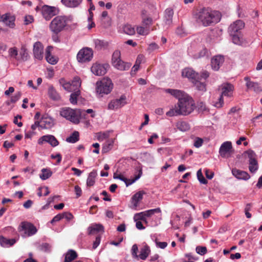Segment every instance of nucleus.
I'll list each match as a JSON object with an SVG mask.
<instances>
[{
  "instance_id": "obj_1",
  "label": "nucleus",
  "mask_w": 262,
  "mask_h": 262,
  "mask_svg": "<svg viewBox=\"0 0 262 262\" xmlns=\"http://www.w3.org/2000/svg\"><path fill=\"white\" fill-rule=\"evenodd\" d=\"M195 104L191 97L188 96L181 99L174 105V108H171L166 115L169 117H173L178 115L186 116L191 114L194 110Z\"/></svg>"
},
{
  "instance_id": "obj_2",
  "label": "nucleus",
  "mask_w": 262,
  "mask_h": 262,
  "mask_svg": "<svg viewBox=\"0 0 262 262\" xmlns=\"http://www.w3.org/2000/svg\"><path fill=\"white\" fill-rule=\"evenodd\" d=\"M220 20L219 13L212 11L209 8L202 9L196 15V20L204 26L207 27L213 23H216Z\"/></svg>"
},
{
  "instance_id": "obj_3",
  "label": "nucleus",
  "mask_w": 262,
  "mask_h": 262,
  "mask_svg": "<svg viewBox=\"0 0 262 262\" xmlns=\"http://www.w3.org/2000/svg\"><path fill=\"white\" fill-rule=\"evenodd\" d=\"M84 112L85 111L80 109H72L70 107H65L61 109L60 115L71 122L75 124H78Z\"/></svg>"
},
{
  "instance_id": "obj_4",
  "label": "nucleus",
  "mask_w": 262,
  "mask_h": 262,
  "mask_svg": "<svg viewBox=\"0 0 262 262\" xmlns=\"http://www.w3.org/2000/svg\"><path fill=\"white\" fill-rule=\"evenodd\" d=\"M113 88V83L109 78H104L96 82V91L100 97L110 94Z\"/></svg>"
},
{
  "instance_id": "obj_5",
  "label": "nucleus",
  "mask_w": 262,
  "mask_h": 262,
  "mask_svg": "<svg viewBox=\"0 0 262 262\" xmlns=\"http://www.w3.org/2000/svg\"><path fill=\"white\" fill-rule=\"evenodd\" d=\"M68 23V18L64 16H57L51 22L49 28L52 32L57 34L62 31Z\"/></svg>"
},
{
  "instance_id": "obj_6",
  "label": "nucleus",
  "mask_w": 262,
  "mask_h": 262,
  "mask_svg": "<svg viewBox=\"0 0 262 262\" xmlns=\"http://www.w3.org/2000/svg\"><path fill=\"white\" fill-rule=\"evenodd\" d=\"M112 62L116 69L120 71L128 70L131 66L130 63L124 62L121 60V53L118 50H116L113 53Z\"/></svg>"
},
{
  "instance_id": "obj_7",
  "label": "nucleus",
  "mask_w": 262,
  "mask_h": 262,
  "mask_svg": "<svg viewBox=\"0 0 262 262\" xmlns=\"http://www.w3.org/2000/svg\"><path fill=\"white\" fill-rule=\"evenodd\" d=\"M93 57V51L89 48H83L81 49L77 55V60L81 63L89 62Z\"/></svg>"
},
{
  "instance_id": "obj_8",
  "label": "nucleus",
  "mask_w": 262,
  "mask_h": 262,
  "mask_svg": "<svg viewBox=\"0 0 262 262\" xmlns=\"http://www.w3.org/2000/svg\"><path fill=\"white\" fill-rule=\"evenodd\" d=\"M246 154L249 158V171L252 173H254L258 168V162L256 159V154L254 151L252 150H248L246 152Z\"/></svg>"
},
{
  "instance_id": "obj_9",
  "label": "nucleus",
  "mask_w": 262,
  "mask_h": 262,
  "mask_svg": "<svg viewBox=\"0 0 262 262\" xmlns=\"http://www.w3.org/2000/svg\"><path fill=\"white\" fill-rule=\"evenodd\" d=\"M20 231L24 232L25 236H30L37 232L36 228L32 224L28 222H22L20 225Z\"/></svg>"
},
{
  "instance_id": "obj_10",
  "label": "nucleus",
  "mask_w": 262,
  "mask_h": 262,
  "mask_svg": "<svg viewBox=\"0 0 262 262\" xmlns=\"http://www.w3.org/2000/svg\"><path fill=\"white\" fill-rule=\"evenodd\" d=\"M232 152V146L231 142H225L220 146L219 154L222 158H228L231 156Z\"/></svg>"
},
{
  "instance_id": "obj_11",
  "label": "nucleus",
  "mask_w": 262,
  "mask_h": 262,
  "mask_svg": "<svg viewBox=\"0 0 262 262\" xmlns=\"http://www.w3.org/2000/svg\"><path fill=\"white\" fill-rule=\"evenodd\" d=\"M109 68V65L107 63L100 64L95 63L91 67L92 72L96 76H102L104 75Z\"/></svg>"
},
{
  "instance_id": "obj_12",
  "label": "nucleus",
  "mask_w": 262,
  "mask_h": 262,
  "mask_svg": "<svg viewBox=\"0 0 262 262\" xmlns=\"http://www.w3.org/2000/svg\"><path fill=\"white\" fill-rule=\"evenodd\" d=\"M126 97L122 95L119 99L112 100L108 104V109L114 110L123 106L126 103Z\"/></svg>"
},
{
  "instance_id": "obj_13",
  "label": "nucleus",
  "mask_w": 262,
  "mask_h": 262,
  "mask_svg": "<svg viewBox=\"0 0 262 262\" xmlns=\"http://www.w3.org/2000/svg\"><path fill=\"white\" fill-rule=\"evenodd\" d=\"M45 142L48 143L52 147H56L59 145V142L57 139L53 135H47L41 137L38 140V143L40 145Z\"/></svg>"
},
{
  "instance_id": "obj_14",
  "label": "nucleus",
  "mask_w": 262,
  "mask_h": 262,
  "mask_svg": "<svg viewBox=\"0 0 262 262\" xmlns=\"http://www.w3.org/2000/svg\"><path fill=\"white\" fill-rule=\"evenodd\" d=\"M15 17L9 13L0 15V21L4 23L7 26L14 28L15 26Z\"/></svg>"
},
{
  "instance_id": "obj_15",
  "label": "nucleus",
  "mask_w": 262,
  "mask_h": 262,
  "mask_svg": "<svg viewBox=\"0 0 262 262\" xmlns=\"http://www.w3.org/2000/svg\"><path fill=\"white\" fill-rule=\"evenodd\" d=\"M42 14L46 20H49L56 15V9L54 7L45 5L42 8Z\"/></svg>"
},
{
  "instance_id": "obj_16",
  "label": "nucleus",
  "mask_w": 262,
  "mask_h": 262,
  "mask_svg": "<svg viewBox=\"0 0 262 262\" xmlns=\"http://www.w3.org/2000/svg\"><path fill=\"white\" fill-rule=\"evenodd\" d=\"M43 47L42 44L39 42H36L33 46V55L35 58L38 60H41L43 58Z\"/></svg>"
},
{
  "instance_id": "obj_17",
  "label": "nucleus",
  "mask_w": 262,
  "mask_h": 262,
  "mask_svg": "<svg viewBox=\"0 0 262 262\" xmlns=\"http://www.w3.org/2000/svg\"><path fill=\"white\" fill-rule=\"evenodd\" d=\"M245 27V23L242 20H237L230 25L228 28L230 34L236 33L243 29Z\"/></svg>"
},
{
  "instance_id": "obj_18",
  "label": "nucleus",
  "mask_w": 262,
  "mask_h": 262,
  "mask_svg": "<svg viewBox=\"0 0 262 262\" xmlns=\"http://www.w3.org/2000/svg\"><path fill=\"white\" fill-rule=\"evenodd\" d=\"M141 174H142V171H141V170H140L139 171V173L138 174V176H136L134 179L130 180V179H127V178L124 177L121 173L117 174L116 173H115L114 174V178L116 179H119L121 181H123L124 182H125L126 186H128L132 184L133 183H134L137 180H138L141 176Z\"/></svg>"
},
{
  "instance_id": "obj_19",
  "label": "nucleus",
  "mask_w": 262,
  "mask_h": 262,
  "mask_svg": "<svg viewBox=\"0 0 262 262\" xmlns=\"http://www.w3.org/2000/svg\"><path fill=\"white\" fill-rule=\"evenodd\" d=\"M244 80L246 81V86L248 90H253L256 93L260 92L262 91L259 83L251 81L249 77H245Z\"/></svg>"
},
{
  "instance_id": "obj_20",
  "label": "nucleus",
  "mask_w": 262,
  "mask_h": 262,
  "mask_svg": "<svg viewBox=\"0 0 262 262\" xmlns=\"http://www.w3.org/2000/svg\"><path fill=\"white\" fill-rule=\"evenodd\" d=\"M224 62V57L222 55H217L213 57L211 61L212 68L214 71L219 70L220 67Z\"/></svg>"
},
{
  "instance_id": "obj_21",
  "label": "nucleus",
  "mask_w": 262,
  "mask_h": 262,
  "mask_svg": "<svg viewBox=\"0 0 262 262\" xmlns=\"http://www.w3.org/2000/svg\"><path fill=\"white\" fill-rule=\"evenodd\" d=\"M40 127L41 128L49 129L54 125V120L51 117H43L40 121Z\"/></svg>"
},
{
  "instance_id": "obj_22",
  "label": "nucleus",
  "mask_w": 262,
  "mask_h": 262,
  "mask_svg": "<svg viewBox=\"0 0 262 262\" xmlns=\"http://www.w3.org/2000/svg\"><path fill=\"white\" fill-rule=\"evenodd\" d=\"M234 86L232 84L226 83L222 85V95L223 96L231 97L232 96Z\"/></svg>"
},
{
  "instance_id": "obj_23",
  "label": "nucleus",
  "mask_w": 262,
  "mask_h": 262,
  "mask_svg": "<svg viewBox=\"0 0 262 262\" xmlns=\"http://www.w3.org/2000/svg\"><path fill=\"white\" fill-rule=\"evenodd\" d=\"M232 173L235 178L239 180H248L250 178L248 172L236 168L232 170Z\"/></svg>"
},
{
  "instance_id": "obj_24",
  "label": "nucleus",
  "mask_w": 262,
  "mask_h": 262,
  "mask_svg": "<svg viewBox=\"0 0 262 262\" xmlns=\"http://www.w3.org/2000/svg\"><path fill=\"white\" fill-rule=\"evenodd\" d=\"M183 77L191 79L193 81L196 78H199V74L196 73L191 68H185L182 72Z\"/></svg>"
},
{
  "instance_id": "obj_25",
  "label": "nucleus",
  "mask_w": 262,
  "mask_h": 262,
  "mask_svg": "<svg viewBox=\"0 0 262 262\" xmlns=\"http://www.w3.org/2000/svg\"><path fill=\"white\" fill-rule=\"evenodd\" d=\"M166 92L178 99V101L188 96L185 92L179 90L168 89L166 90Z\"/></svg>"
},
{
  "instance_id": "obj_26",
  "label": "nucleus",
  "mask_w": 262,
  "mask_h": 262,
  "mask_svg": "<svg viewBox=\"0 0 262 262\" xmlns=\"http://www.w3.org/2000/svg\"><path fill=\"white\" fill-rule=\"evenodd\" d=\"M59 83L68 92H71L79 90L78 88H75V85H73L71 82L67 81L64 78H61L59 80Z\"/></svg>"
},
{
  "instance_id": "obj_27",
  "label": "nucleus",
  "mask_w": 262,
  "mask_h": 262,
  "mask_svg": "<svg viewBox=\"0 0 262 262\" xmlns=\"http://www.w3.org/2000/svg\"><path fill=\"white\" fill-rule=\"evenodd\" d=\"M145 194L143 191H140L136 193L132 198V203L133 205V208L136 209L138 206L139 202L143 199V195Z\"/></svg>"
},
{
  "instance_id": "obj_28",
  "label": "nucleus",
  "mask_w": 262,
  "mask_h": 262,
  "mask_svg": "<svg viewBox=\"0 0 262 262\" xmlns=\"http://www.w3.org/2000/svg\"><path fill=\"white\" fill-rule=\"evenodd\" d=\"M53 48L51 46H48L46 49V59L49 63L51 64H55L57 62V59L54 56L52 55L51 52Z\"/></svg>"
},
{
  "instance_id": "obj_29",
  "label": "nucleus",
  "mask_w": 262,
  "mask_h": 262,
  "mask_svg": "<svg viewBox=\"0 0 262 262\" xmlns=\"http://www.w3.org/2000/svg\"><path fill=\"white\" fill-rule=\"evenodd\" d=\"M64 255L65 257L63 262H72L78 257L77 252L72 249L69 250Z\"/></svg>"
},
{
  "instance_id": "obj_30",
  "label": "nucleus",
  "mask_w": 262,
  "mask_h": 262,
  "mask_svg": "<svg viewBox=\"0 0 262 262\" xmlns=\"http://www.w3.org/2000/svg\"><path fill=\"white\" fill-rule=\"evenodd\" d=\"M16 242V241L14 238L8 239L3 236H0V244L3 247H10L13 246Z\"/></svg>"
},
{
  "instance_id": "obj_31",
  "label": "nucleus",
  "mask_w": 262,
  "mask_h": 262,
  "mask_svg": "<svg viewBox=\"0 0 262 262\" xmlns=\"http://www.w3.org/2000/svg\"><path fill=\"white\" fill-rule=\"evenodd\" d=\"M48 95L50 99L54 101H58L61 97L53 86H50L48 89Z\"/></svg>"
},
{
  "instance_id": "obj_32",
  "label": "nucleus",
  "mask_w": 262,
  "mask_h": 262,
  "mask_svg": "<svg viewBox=\"0 0 262 262\" xmlns=\"http://www.w3.org/2000/svg\"><path fill=\"white\" fill-rule=\"evenodd\" d=\"M61 2L67 7L76 8L80 5L82 0H61Z\"/></svg>"
},
{
  "instance_id": "obj_33",
  "label": "nucleus",
  "mask_w": 262,
  "mask_h": 262,
  "mask_svg": "<svg viewBox=\"0 0 262 262\" xmlns=\"http://www.w3.org/2000/svg\"><path fill=\"white\" fill-rule=\"evenodd\" d=\"M114 139H110L107 140L105 142V143L103 144L102 146V152H107L113 148L114 143Z\"/></svg>"
},
{
  "instance_id": "obj_34",
  "label": "nucleus",
  "mask_w": 262,
  "mask_h": 262,
  "mask_svg": "<svg viewBox=\"0 0 262 262\" xmlns=\"http://www.w3.org/2000/svg\"><path fill=\"white\" fill-rule=\"evenodd\" d=\"M103 227L100 224H93L90 226L88 228L89 234H93L98 232L103 231Z\"/></svg>"
},
{
  "instance_id": "obj_35",
  "label": "nucleus",
  "mask_w": 262,
  "mask_h": 262,
  "mask_svg": "<svg viewBox=\"0 0 262 262\" xmlns=\"http://www.w3.org/2000/svg\"><path fill=\"white\" fill-rule=\"evenodd\" d=\"M173 15V11L172 9L171 8L166 9L165 11L164 20L166 24L170 25L172 23Z\"/></svg>"
},
{
  "instance_id": "obj_36",
  "label": "nucleus",
  "mask_w": 262,
  "mask_h": 262,
  "mask_svg": "<svg viewBox=\"0 0 262 262\" xmlns=\"http://www.w3.org/2000/svg\"><path fill=\"white\" fill-rule=\"evenodd\" d=\"M96 171L93 170L89 173L88 178L86 180V185L91 187L94 185L95 183V178L97 176Z\"/></svg>"
},
{
  "instance_id": "obj_37",
  "label": "nucleus",
  "mask_w": 262,
  "mask_h": 262,
  "mask_svg": "<svg viewBox=\"0 0 262 262\" xmlns=\"http://www.w3.org/2000/svg\"><path fill=\"white\" fill-rule=\"evenodd\" d=\"M197 90L201 91H205L206 90V84L204 82L201 81L200 77L196 78L195 80L192 81Z\"/></svg>"
},
{
  "instance_id": "obj_38",
  "label": "nucleus",
  "mask_w": 262,
  "mask_h": 262,
  "mask_svg": "<svg viewBox=\"0 0 262 262\" xmlns=\"http://www.w3.org/2000/svg\"><path fill=\"white\" fill-rule=\"evenodd\" d=\"M79 140V133L77 131H74L69 137L66 139V141L69 143H75Z\"/></svg>"
},
{
  "instance_id": "obj_39",
  "label": "nucleus",
  "mask_w": 262,
  "mask_h": 262,
  "mask_svg": "<svg viewBox=\"0 0 262 262\" xmlns=\"http://www.w3.org/2000/svg\"><path fill=\"white\" fill-rule=\"evenodd\" d=\"M176 126L177 128L182 132H186L189 129V124L186 121H179L177 123Z\"/></svg>"
},
{
  "instance_id": "obj_40",
  "label": "nucleus",
  "mask_w": 262,
  "mask_h": 262,
  "mask_svg": "<svg viewBox=\"0 0 262 262\" xmlns=\"http://www.w3.org/2000/svg\"><path fill=\"white\" fill-rule=\"evenodd\" d=\"M28 54L27 52L26 49L24 48H21L19 53H18V56L17 58V61H26L28 59Z\"/></svg>"
},
{
  "instance_id": "obj_41",
  "label": "nucleus",
  "mask_w": 262,
  "mask_h": 262,
  "mask_svg": "<svg viewBox=\"0 0 262 262\" xmlns=\"http://www.w3.org/2000/svg\"><path fill=\"white\" fill-rule=\"evenodd\" d=\"M111 131H105L103 132H99L96 134V137L97 140L101 142L102 141L110 137Z\"/></svg>"
},
{
  "instance_id": "obj_42",
  "label": "nucleus",
  "mask_w": 262,
  "mask_h": 262,
  "mask_svg": "<svg viewBox=\"0 0 262 262\" xmlns=\"http://www.w3.org/2000/svg\"><path fill=\"white\" fill-rule=\"evenodd\" d=\"M94 43L96 48L98 50L105 49L108 46L107 42L98 39L94 40Z\"/></svg>"
},
{
  "instance_id": "obj_43",
  "label": "nucleus",
  "mask_w": 262,
  "mask_h": 262,
  "mask_svg": "<svg viewBox=\"0 0 262 262\" xmlns=\"http://www.w3.org/2000/svg\"><path fill=\"white\" fill-rule=\"evenodd\" d=\"M80 91L78 90L75 92H73L70 95V102L72 104H76L77 103L78 97L80 95Z\"/></svg>"
},
{
  "instance_id": "obj_44",
  "label": "nucleus",
  "mask_w": 262,
  "mask_h": 262,
  "mask_svg": "<svg viewBox=\"0 0 262 262\" xmlns=\"http://www.w3.org/2000/svg\"><path fill=\"white\" fill-rule=\"evenodd\" d=\"M149 252V248L147 246H145L141 249L139 256L141 259L145 260L148 256Z\"/></svg>"
},
{
  "instance_id": "obj_45",
  "label": "nucleus",
  "mask_w": 262,
  "mask_h": 262,
  "mask_svg": "<svg viewBox=\"0 0 262 262\" xmlns=\"http://www.w3.org/2000/svg\"><path fill=\"white\" fill-rule=\"evenodd\" d=\"M52 171L48 169L43 168L41 170V173L40 174L39 177L41 179L45 180L49 178L52 176Z\"/></svg>"
},
{
  "instance_id": "obj_46",
  "label": "nucleus",
  "mask_w": 262,
  "mask_h": 262,
  "mask_svg": "<svg viewBox=\"0 0 262 262\" xmlns=\"http://www.w3.org/2000/svg\"><path fill=\"white\" fill-rule=\"evenodd\" d=\"M124 32L129 35H133L135 33V28L130 25H126L123 27Z\"/></svg>"
},
{
  "instance_id": "obj_47",
  "label": "nucleus",
  "mask_w": 262,
  "mask_h": 262,
  "mask_svg": "<svg viewBox=\"0 0 262 262\" xmlns=\"http://www.w3.org/2000/svg\"><path fill=\"white\" fill-rule=\"evenodd\" d=\"M142 23L146 27H148L152 24V19L144 14V11L142 12Z\"/></svg>"
},
{
  "instance_id": "obj_48",
  "label": "nucleus",
  "mask_w": 262,
  "mask_h": 262,
  "mask_svg": "<svg viewBox=\"0 0 262 262\" xmlns=\"http://www.w3.org/2000/svg\"><path fill=\"white\" fill-rule=\"evenodd\" d=\"M144 212V216L145 217H150L151 215L157 213H161V210L160 208H157L153 209H150L148 210H146Z\"/></svg>"
},
{
  "instance_id": "obj_49",
  "label": "nucleus",
  "mask_w": 262,
  "mask_h": 262,
  "mask_svg": "<svg viewBox=\"0 0 262 262\" xmlns=\"http://www.w3.org/2000/svg\"><path fill=\"white\" fill-rule=\"evenodd\" d=\"M137 32L138 34L141 35H147L149 33V29L148 27H143L139 26L137 28Z\"/></svg>"
},
{
  "instance_id": "obj_50",
  "label": "nucleus",
  "mask_w": 262,
  "mask_h": 262,
  "mask_svg": "<svg viewBox=\"0 0 262 262\" xmlns=\"http://www.w3.org/2000/svg\"><path fill=\"white\" fill-rule=\"evenodd\" d=\"M9 55L12 58L15 59L17 60L18 56V51L17 48L15 47L11 48L8 51Z\"/></svg>"
},
{
  "instance_id": "obj_51",
  "label": "nucleus",
  "mask_w": 262,
  "mask_h": 262,
  "mask_svg": "<svg viewBox=\"0 0 262 262\" xmlns=\"http://www.w3.org/2000/svg\"><path fill=\"white\" fill-rule=\"evenodd\" d=\"M196 174L198 179L201 183L203 184H206L207 183V181L203 176V174L201 169L197 171Z\"/></svg>"
},
{
  "instance_id": "obj_52",
  "label": "nucleus",
  "mask_w": 262,
  "mask_h": 262,
  "mask_svg": "<svg viewBox=\"0 0 262 262\" xmlns=\"http://www.w3.org/2000/svg\"><path fill=\"white\" fill-rule=\"evenodd\" d=\"M73 85H75V88L79 89L81 84V81L79 77H74L72 82H71Z\"/></svg>"
},
{
  "instance_id": "obj_53",
  "label": "nucleus",
  "mask_w": 262,
  "mask_h": 262,
  "mask_svg": "<svg viewBox=\"0 0 262 262\" xmlns=\"http://www.w3.org/2000/svg\"><path fill=\"white\" fill-rule=\"evenodd\" d=\"M134 219L135 221L137 220H141L143 221L146 222L145 216H144V212H141L135 214Z\"/></svg>"
},
{
  "instance_id": "obj_54",
  "label": "nucleus",
  "mask_w": 262,
  "mask_h": 262,
  "mask_svg": "<svg viewBox=\"0 0 262 262\" xmlns=\"http://www.w3.org/2000/svg\"><path fill=\"white\" fill-rule=\"evenodd\" d=\"M198 254L203 255L207 253V250L205 247L197 246L195 249Z\"/></svg>"
},
{
  "instance_id": "obj_55",
  "label": "nucleus",
  "mask_w": 262,
  "mask_h": 262,
  "mask_svg": "<svg viewBox=\"0 0 262 262\" xmlns=\"http://www.w3.org/2000/svg\"><path fill=\"white\" fill-rule=\"evenodd\" d=\"M203 143V140L202 138L196 137L194 141L193 145L196 148L200 147Z\"/></svg>"
},
{
  "instance_id": "obj_56",
  "label": "nucleus",
  "mask_w": 262,
  "mask_h": 262,
  "mask_svg": "<svg viewBox=\"0 0 262 262\" xmlns=\"http://www.w3.org/2000/svg\"><path fill=\"white\" fill-rule=\"evenodd\" d=\"M63 219H65L67 221H70L74 218L73 214L69 212H64L62 213Z\"/></svg>"
},
{
  "instance_id": "obj_57",
  "label": "nucleus",
  "mask_w": 262,
  "mask_h": 262,
  "mask_svg": "<svg viewBox=\"0 0 262 262\" xmlns=\"http://www.w3.org/2000/svg\"><path fill=\"white\" fill-rule=\"evenodd\" d=\"M224 104L223 98H222V96H220L218 101L214 102V105L215 107L217 108H221L222 107Z\"/></svg>"
},
{
  "instance_id": "obj_58",
  "label": "nucleus",
  "mask_w": 262,
  "mask_h": 262,
  "mask_svg": "<svg viewBox=\"0 0 262 262\" xmlns=\"http://www.w3.org/2000/svg\"><path fill=\"white\" fill-rule=\"evenodd\" d=\"M20 97L21 93L20 92H18L17 93H16L14 96L11 97L10 102L11 103H15L20 99Z\"/></svg>"
},
{
  "instance_id": "obj_59",
  "label": "nucleus",
  "mask_w": 262,
  "mask_h": 262,
  "mask_svg": "<svg viewBox=\"0 0 262 262\" xmlns=\"http://www.w3.org/2000/svg\"><path fill=\"white\" fill-rule=\"evenodd\" d=\"M51 158L52 159H56L57 164H59L62 160V156L59 153H58L56 155L52 154L51 155Z\"/></svg>"
},
{
  "instance_id": "obj_60",
  "label": "nucleus",
  "mask_w": 262,
  "mask_h": 262,
  "mask_svg": "<svg viewBox=\"0 0 262 262\" xmlns=\"http://www.w3.org/2000/svg\"><path fill=\"white\" fill-rule=\"evenodd\" d=\"M209 76V73L207 71H203L199 75L200 80H206Z\"/></svg>"
},
{
  "instance_id": "obj_61",
  "label": "nucleus",
  "mask_w": 262,
  "mask_h": 262,
  "mask_svg": "<svg viewBox=\"0 0 262 262\" xmlns=\"http://www.w3.org/2000/svg\"><path fill=\"white\" fill-rule=\"evenodd\" d=\"M63 219V216H62V213H59L55 215L53 219L50 221V223L52 224H53L55 222H58Z\"/></svg>"
},
{
  "instance_id": "obj_62",
  "label": "nucleus",
  "mask_w": 262,
  "mask_h": 262,
  "mask_svg": "<svg viewBox=\"0 0 262 262\" xmlns=\"http://www.w3.org/2000/svg\"><path fill=\"white\" fill-rule=\"evenodd\" d=\"M208 54V51L206 48H203L202 50L200 51V52L198 53V55H196V58H201L204 57L205 56Z\"/></svg>"
},
{
  "instance_id": "obj_63",
  "label": "nucleus",
  "mask_w": 262,
  "mask_h": 262,
  "mask_svg": "<svg viewBox=\"0 0 262 262\" xmlns=\"http://www.w3.org/2000/svg\"><path fill=\"white\" fill-rule=\"evenodd\" d=\"M155 242L156 246L161 249H164L167 246V243L165 242H159L157 240H156Z\"/></svg>"
},
{
  "instance_id": "obj_64",
  "label": "nucleus",
  "mask_w": 262,
  "mask_h": 262,
  "mask_svg": "<svg viewBox=\"0 0 262 262\" xmlns=\"http://www.w3.org/2000/svg\"><path fill=\"white\" fill-rule=\"evenodd\" d=\"M230 35L232 36V40L234 43L237 45L240 43L241 41L239 37L236 34V33L230 34Z\"/></svg>"
}]
</instances>
